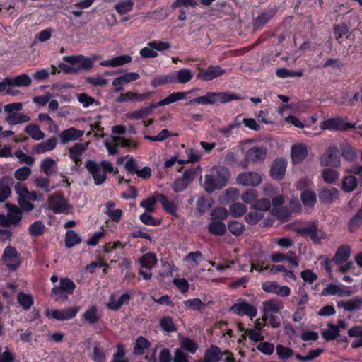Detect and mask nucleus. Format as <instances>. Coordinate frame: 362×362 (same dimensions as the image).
<instances>
[{"label":"nucleus","mask_w":362,"mask_h":362,"mask_svg":"<svg viewBox=\"0 0 362 362\" xmlns=\"http://www.w3.org/2000/svg\"><path fill=\"white\" fill-rule=\"evenodd\" d=\"M226 74V70L222 69L220 66L210 65L206 69H201V71L196 75L197 79L202 81H211Z\"/></svg>","instance_id":"13"},{"label":"nucleus","mask_w":362,"mask_h":362,"mask_svg":"<svg viewBox=\"0 0 362 362\" xmlns=\"http://www.w3.org/2000/svg\"><path fill=\"white\" fill-rule=\"evenodd\" d=\"M88 144L84 143H76L69 150V158L78 165L81 162V156L83 153L86 150Z\"/></svg>","instance_id":"24"},{"label":"nucleus","mask_w":362,"mask_h":362,"mask_svg":"<svg viewBox=\"0 0 362 362\" xmlns=\"http://www.w3.org/2000/svg\"><path fill=\"white\" fill-rule=\"evenodd\" d=\"M271 207V201L267 198H262L256 199L255 202L252 205L251 208L261 211H267Z\"/></svg>","instance_id":"54"},{"label":"nucleus","mask_w":362,"mask_h":362,"mask_svg":"<svg viewBox=\"0 0 362 362\" xmlns=\"http://www.w3.org/2000/svg\"><path fill=\"white\" fill-rule=\"evenodd\" d=\"M134 2L132 0H124L115 4V8L119 15L126 14L132 11Z\"/></svg>","instance_id":"47"},{"label":"nucleus","mask_w":362,"mask_h":362,"mask_svg":"<svg viewBox=\"0 0 362 362\" xmlns=\"http://www.w3.org/2000/svg\"><path fill=\"white\" fill-rule=\"evenodd\" d=\"M204 257L202 254L199 251H196L189 253L185 257V260L188 263L191 264V266H197L202 260Z\"/></svg>","instance_id":"56"},{"label":"nucleus","mask_w":362,"mask_h":362,"mask_svg":"<svg viewBox=\"0 0 362 362\" xmlns=\"http://www.w3.org/2000/svg\"><path fill=\"white\" fill-rule=\"evenodd\" d=\"M257 198V192L254 189H249L241 195V199L245 204H253Z\"/></svg>","instance_id":"61"},{"label":"nucleus","mask_w":362,"mask_h":362,"mask_svg":"<svg viewBox=\"0 0 362 362\" xmlns=\"http://www.w3.org/2000/svg\"><path fill=\"white\" fill-rule=\"evenodd\" d=\"M180 346L191 354H194L198 349L197 344L190 338H184L181 341Z\"/></svg>","instance_id":"59"},{"label":"nucleus","mask_w":362,"mask_h":362,"mask_svg":"<svg viewBox=\"0 0 362 362\" xmlns=\"http://www.w3.org/2000/svg\"><path fill=\"white\" fill-rule=\"evenodd\" d=\"M284 308L281 302L276 299H271L262 303V320L266 321L272 313H278Z\"/></svg>","instance_id":"18"},{"label":"nucleus","mask_w":362,"mask_h":362,"mask_svg":"<svg viewBox=\"0 0 362 362\" xmlns=\"http://www.w3.org/2000/svg\"><path fill=\"white\" fill-rule=\"evenodd\" d=\"M85 168L92 175L95 185H102L107 180V173H118V170H114L112 163L109 160H102L99 163L88 159L85 162Z\"/></svg>","instance_id":"2"},{"label":"nucleus","mask_w":362,"mask_h":362,"mask_svg":"<svg viewBox=\"0 0 362 362\" xmlns=\"http://www.w3.org/2000/svg\"><path fill=\"white\" fill-rule=\"evenodd\" d=\"M189 92H173L156 103L157 107L165 106L184 99Z\"/></svg>","instance_id":"32"},{"label":"nucleus","mask_w":362,"mask_h":362,"mask_svg":"<svg viewBox=\"0 0 362 362\" xmlns=\"http://www.w3.org/2000/svg\"><path fill=\"white\" fill-rule=\"evenodd\" d=\"M276 354L280 359L286 360L293 356V351L289 347L278 344L276 346Z\"/></svg>","instance_id":"64"},{"label":"nucleus","mask_w":362,"mask_h":362,"mask_svg":"<svg viewBox=\"0 0 362 362\" xmlns=\"http://www.w3.org/2000/svg\"><path fill=\"white\" fill-rule=\"evenodd\" d=\"M230 176V173L227 168L216 167L210 174L205 175L203 187L208 193L221 189L226 185Z\"/></svg>","instance_id":"1"},{"label":"nucleus","mask_w":362,"mask_h":362,"mask_svg":"<svg viewBox=\"0 0 362 362\" xmlns=\"http://www.w3.org/2000/svg\"><path fill=\"white\" fill-rule=\"evenodd\" d=\"M300 199L305 207L312 208L317 203V196L315 192L310 189H305L301 192Z\"/></svg>","instance_id":"33"},{"label":"nucleus","mask_w":362,"mask_h":362,"mask_svg":"<svg viewBox=\"0 0 362 362\" xmlns=\"http://www.w3.org/2000/svg\"><path fill=\"white\" fill-rule=\"evenodd\" d=\"M173 78V83H187L193 78L192 71L187 68H182L177 71L171 73Z\"/></svg>","instance_id":"28"},{"label":"nucleus","mask_w":362,"mask_h":362,"mask_svg":"<svg viewBox=\"0 0 362 362\" xmlns=\"http://www.w3.org/2000/svg\"><path fill=\"white\" fill-rule=\"evenodd\" d=\"M132 57L129 55H119L107 60L100 62V64L106 67H117L129 63Z\"/></svg>","instance_id":"30"},{"label":"nucleus","mask_w":362,"mask_h":362,"mask_svg":"<svg viewBox=\"0 0 362 362\" xmlns=\"http://www.w3.org/2000/svg\"><path fill=\"white\" fill-rule=\"evenodd\" d=\"M31 174V169L28 166L18 168L14 172V177L16 180L23 182L28 178Z\"/></svg>","instance_id":"60"},{"label":"nucleus","mask_w":362,"mask_h":362,"mask_svg":"<svg viewBox=\"0 0 362 362\" xmlns=\"http://www.w3.org/2000/svg\"><path fill=\"white\" fill-rule=\"evenodd\" d=\"M130 300V296L128 293L122 294L119 298L116 299L114 294L110 295L109 301L107 303L108 309L112 310H119L123 304H128Z\"/></svg>","instance_id":"29"},{"label":"nucleus","mask_w":362,"mask_h":362,"mask_svg":"<svg viewBox=\"0 0 362 362\" xmlns=\"http://www.w3.org/2000/svg\"><path fill=\"white\" fill-rule=\"evenodd\" d=\"M287 167V160L286 158L281 157L276 158L271 165L269 170L270 177L276 181L283 180L285 175Z\"/></svg>","instance_id":"10"},{"label":"nucleus","mask_w":362,"mask_h":362,"mask_svg":"<svg viewBox=\"0 0 362 362\" xmlns=\"http://www.w3.org/2000/svg\"><path fill=\"white\" fill-rule=\"evenodd\" d=\"M362 305V298L355 297L347 300H343L337 303L339 308H343L346 311H353L359 309Z\"/></svg>","instance_id":"31"},{"label":"nucleus","mask_w":362,"mask_h":362,"mask_svg":"<svg viewBox=\"0 0 362 362\" xmlns=\"http://www.w3.org/2000/svg\"><path fill=\"white\" fill-rule=\"evenodd\" d=\"M271 259L274 262H280L286 260L296 267L298 266V262L296 257H293L281 252L273 253L271 255Z\"/></svg>","instance_id":"45"},{"label":"nucleus","mask_w":362,"mask_h":362,"mask_svg":"<svg viewBox=\"0 0 362 362\" xmlns=\"http://www.w3.org/2000/svg\"><path fill=\"white\" fill-rule=\"evenodd\" d=\"M85 320L88 322L90 324H94L99 320V317L97 314V307L93 305L88 309L83 315Z\"/></svg>","instance_id":"57"},{"label":"nucleus","mask_w":362,"mask_h":362,"mask_svg":"<svg viewBox=\"0 0 362 362\" xmlns=\"http://www.w3.org/2000/svg\"><path fill=\"white\" fill-rule=\"evenodd\" d=\"M278 6L274 5L267 9L262 10L257 16L252 19V29L255 31L263 28L276 14Z\"/></svg>","instance_id":"6"},{"label":"nucleus","mask_w":362,"mask_h":362,"mask_svg":"<svg viewBox=\"0 0 362 362\" xmlns=\"http://www.w3.org/2000/svg\"><path fill=\"white\" fill-rule=\"evenodd\" d=\"M362 225V206L356 214L349 221V230L354 233Z\"/></svg>","instance_id":"40"},{"label":"nucleus","mask_w":362,"mask_h":362,"mask_svg":"<svg viewBox=\"0 0 362 362\" xmlns=\"http://www.w3.org/2000/svg\"><path fill=\"white\" fill-rule=\"evenodd\" d=\"M139 262L142 268L151 269L156 264L157 259L154 253L148 252L139 259Z\"/></svg>","instance_id":"42"},{"label":"nucleus","mask_w":362,"mask_h":362,"mask_svg":"<svg viewBox=\"0 0 362 362\" xmlns=\"http://www.w3.org/2000/svg\"><path fill=\"white\" fill-rule=\"evenodd\" d=\"M6 208L8 211L7 216L11 226H17L22 219V211L14 204L6 203Z\"/></svg>","instance_id":"25"},{"label":"nucleus","mask_w":362,"mask_h":362,"mask_svg":"<svg viewBox=\"0 0 362 362\" xmlns=\"http://www.w3.org/2000/svg\"><path fill=\"white\" fill-rule=\"evenodd\" d=\"M17 300L24 310H29L33 304V300L30 294L19 293L17 296Z\"/></svg>","instance_id":"52"},{"label":"nucleus","mask_w":362,"mask_h":362,"mask_svg":"<svg viewBox=\"0 0 362 362\" xmlns=\"http://www.w3.org/2000/svg\"><path fill=\"white\" fill-rule=\"evenodd\" d=\"M320 200L325 204H329L339 198V190L335 187L323 188L318 192Z\"/></svg>","instance_id":"26"},{"label":"nucleus","mask_w":362,"mask_h":362,"mask_svg":"<svg viewBox=\"0 0 362 362\" xmlns=\"http://www.w3.org/2000/svg\"><path fill=\"white\" fill-rule=\"evenodd\" d=\"M56 168L57 162L52 158H46L40 163V169L47 177L52 175Z\"/></svg>","instance_id":"34"},{"label":"nucleus","mask_w":362,"mask_h":362,"mask_svg":"<svg viewBox=\"0 0 362 362\" xmlns=\"http://www.w3.org/2000/svg\"><path fill=\"white\" fill-rule=\"evenodd\" d=\"M25 132L35 141L41 140L45 137V133L40 130L38 125L35 124L27 125Z\"/></svg>","instance_id":"36"},{"label":"nucleus","mask_w":362,"mask_h":362,"mask_svg":"<svg viewBox=\"0 0 362 362\" xmlns=\"http://www.w3.org/2000/svg\"><path fill=\"white\" fill-rule=\"evenodd\" d=\"M139 78V74L136 72H127L117 77L112 81V85L115 86L114 91L116 93L122 91L123 90V85L136 81Z\"/></svg>","instance_id":"15"},{"label":"nucleus","mask_w":362,"mask_h":362,"mask_svg":"<svg viewBox=\"0 0 362 362\" xmlns=\"http://www.w3.org/2000/svg\"><path fill=\"white\" fill-rule=\"evenodd\" d=\"M84 131L79 130L75 127H70L63 130L59 134V137L62 144H65L69 141H73L79 139L83 136Z\"/></svg>","instance_id":"19"},{"label":"nucleus","mask_w":362,"mask_h":362,"mask_svg":"<svg viewBox=\"0 0 362 362\" xmlns=\"http://www.w3.org/2000/svg\"><path fill=\"white\" fill-rule=\"evenodd\" d=\"M49 177H43L40 176L37 177L34 180V184L37 188L42 189L45 192H49L53 187H50V180L48 178Z\"/></svg>","instance_id":"55"},{"label":"nucleus","mask_w":362,"mask_h":362,"mask_svg":"<svg viewBox=\"0 0 362 362\" xmlns=\"http://www.w3.org/2000/svg\"><path fill=\"white\" fill-rule=\"evenodd\" d=\"M323 166L339 167L340 165L339 151L337 146H331L320 159Z\"/></svg>","instance_id":"12"},{"label":"nucleus","mask_w":362,"mask_h":362,"mask_svg":"<svg viewBox=\"0 0 362 362\" xmlns=\"http://www.w3.org/2000/svg\"><path fill=\"white\" fill-rule=\"evenodd\" d=\"M355 122H345L341 117H337L329 118L322 121L320 127L322 129L346 131L349 129L355 128Z\"/></svg>","instance_id":"7"},{"label":"nucleus","mask_w":362,"mask_h":362,"mask_svg":"<svg viewBox=\"0 0 362 362\" xmlns=\"http://www.w3.org/2000/svg\"><path fill=\"white\" fill-rule=\"evenodd\" d=\"M247 207L242 203L235 202L229 206V211L233 217H240L247 211Z\"/></svg>","instance_id":"49"},{"label":"nucleus","mask_w":362,"mask_h":362,"mask_svg":"<svg viewBox=\"0 0 362 362\" xmlns=\"http://www.w3.org/2000/svg\"><path fill=\"white\" fill-rule=\"evenodd\" d=\"M78 311V307H70L62 310H52L50 315L54 319L64 321L74 318Z\"/></svg>","instance_id":"20"},{"label":"nucleus","mask_w":362,"mask_h":362,"mask_svg":"<svg viewBox=\"0 0 362 362\" xmlns=\"http://www.w3.org/2000/svg\"><path fill=\"white\" fill-rule=\"evenodd\" d=\"M81 240L78 233L74 230H68L65 235V244L67 247H72L81 243Z\"/></svg>","instance_id":"51"},{"label":"nucleus","mask_w":362,"mask_h":362,"mask_svg":"<svg viewBox=\"0 0 362 362\" xmlns=\"http://www.w3.org/2000/svg\"><path fill=\"white\" fill-rule=\"evenodd\" d=\"M342 157L349 161H354L357 158V154L354 148L349 144H343L341 145Z\"/></svg>","instance_id":"43"},{"label":"nucleus","mask_w":362,"mask_h":362,"mask_svg":"<svg viewBox=\"0 0 362 362\" xmlns=\"http://www.w3.org/2000/svg\"><path fill=\"white\" fill-rule=\"evenodd\" d=\"M264 216L262 212L251 211L245 215V221L251 226L257 224Z\"/></svg>","instance_id":"62"},{"label":"nucleus","mask_w":362,"mask_h":362,"mask_svg":"<svg viewBox=\"0 0 362 362\" xmlns=\"http://www.w3.org/2000/svg\"><path fill=\"white\" fill-rule=\"evenodd\" d=\"M237 182L244 186L257 187L262 181V175L257 172L247 171L239 173L237 176Z\"/></svg>","instance_id":"9"},{"label":"nucleus","mask_w":362,"mask_h":362,"mask_svg":"<svg viewBox=\"0 0 362 362\" xmlns=\"http://www.w3.org/2000/svg\"><path fill=\"white\" fill-rule=\"evenodd\" d=\"M6 122L11 125H16L23 122H29L30 117L23 113H13L8 115L6 118Z\"/></svg>","instance_id":"38"},{"label":"nucleus","mask_w":362,"mask_h":362,"mask_svg":"<svg viewBox=\"0 0 362 362\" xmlns=\"http://www.w3.org/2000/svg\"><path fill=\"white\" fill-rule=\"evenodd\" d=\"M308 154V148L304 144H294L291 147V159L295 164L300 163L307 157Z\"/></svg>","instance_id":"21"},{"label":"nucleus","mask_w":362,"mask_h":362,"mask_svg":"<svg viewBox=\"0 0 362 362\" xmlns=\"http://www.w3.org/2000/svg\"><path fill=\"white\" fill-rule=\"evenodd\" d=\"M222 353L221 349L216 346H211L206 351L204 359L206 362H218L221 360Z\"/></svg>","instance_id":"35"},{"label":"nucleus","mask_w":362,"mask_h":362,"mask_svg":"<svg viewBox=\"0 0 362 362\" xmlns=\"http://www.w3.org/2000/svg\"><path fill=\"white\" fill-rule=\"evenodd\" d=\"M230 310L238 315H248L251 319L257 315V309L251 304L243 301L235 303Z\"/></svg>","instance_id":"14"},{"label":"nucleus","mask_w":362,"mask_h":362,"mask_svg":"<svg viewBox=\"0 0 362 362\" xmlns=\"http://www.w3.org/2000/svg\"><path fill=\"white\" fill-rule=\"evenodd\" d=\"M157 107L156 103H151L148 106L141 107L127 113V117L130 119H144L151 115L153 110Z\"/></svg>","instance_id":"23"},{"label":"nucleus","mask_w":362,"mask_h":362,"mask_svg":"<svg viewBox=\"0 0 362 362\" xmlns=\"http://www.w3.org/2000/svg\"><path fill=\"white\" fill-rule=\"evenodd\" d=\"M168 83H173L171 73L166 75L156 76L151 81V85L154 88Z\"/></svg>","instance_id":"44"},{"label":"nucleus","mask_w":362,"mask_h":362,"mask_svg":"<svg viewBox=\"0 0 362 362\" xmlns=\"http://www.w3.org/2000/svg\"><path fill=\"white\" fill-rule=\"evenodd\" d=\"M243 100L241 96L230 92H207L206 95L197 97L190 100L187 105H192L194 103L201 105H213L217 102L221 103H226L232 100Z\"/></svg>","instance_id":"4"},{"label":"nucleus","mask_w":362,"mask_h":362,"mask_svg":"<svg viewBox=\"0 0 362 362\" xmlns=\"http://www.w3.org/2000/svg\"><path fill=\"white\" fill-rule=\"evenodd\" d=\"M48 207L54 214L64 212L68 207L67 200L62 193H54L49 197L47 199Z\"/></svg>","instance_id":"8"},{"label":"nucleus","mask_w":362,"mask_h":362,"mask_svg":"<svg viewBox=\"0 0 362 362\" xmlns=\"http://www.w3.org/2000/svg\"><path fill=\"white\" fill-rule=\"evenodd\" d=\"M157 195L158 197V202L160 203L163 210L166 213L177 217V206L174 200H170L166 195L162 193L157 192Z\"/></svg>","instance_id":"22"},{"label":"nucleus","mask_w":362,"mask_h":362,"mask_svg":"<svg viewBox=\"0 0 362 362\" xmlns=\"http://www.w3.org/2000/svg\"><path fill=\"white\" fill-rule=\"evenodd\" d=\"M150 342L148 339L142 336H139L136 339L135 344L133 348V353L135 355H141L144 354L145 349L150 347Z\"/></svg>","instance_id":"37"},{"label":"nucleus","mask_w":362,"mask_h":362,"mask_svg":"<svg viewBox=\"0 0 362 362\" xmlns=\"http://www.w3.org/2000/svg\"><path fill=\"white\" fill-rule=\"evenodd\" d=\"M185 305L193 310H202L206 305L199 298L188 299L184 301Z\"/></svg>","instance_id":"58"},{"label":"nucleus","mask_w":362,"mask_h":362,"mask_svg":"<svg viewBox=\"0 0 362 362\" xmlns=\"http://www.w3.org/2000/svg\"><path fill=\"white\" fill-rule=\"evenodd\" d=\"M339 176L338 172L332 168H325L322 171V177L327 183H334L338 180Z\"/></svg>","instance_id":"50"},{"label":"nucleus","mask_w":362,"mask_h":362,"mask_svg":"<svg viewBox=\"0 0 362 362\" xmlns=\"http://www.w3.org/2000/svg\"><path fill=\"white\" fill-rule=\"evenodd\" d=\"M267 150L264 147L254 146L249 148L245 153V162L257 163L264 160L266 158Z\"/></svg>","instance_id":"17"},{"label":"nucleus","mask_w":362,"mask_h":362,"mask_svg":"<svg viewBox=\"0 0 362 362\" xmlns=\"http://www.w3.org/2000/svg\"><path fill=\"white\" fill-rule=\"evenodd\" d=\"M75 288L74 281L68 278H62L60 279L59 286L52 289L51 296L55 301L64 303L72 295Z\"/></svg>","instance_id":"5"},{"label":"nucleus","mask_w":362,"mask_h":362,"mask_svg":"<svg viewBox=\"0 0 362 362\" xmlns=\"http://www.w3.org/2000/svg\"><path fill=\"white\" fill-rule=\"evenodd\" d=\"M3 261L11 271L16 270L21 264V257L16 250H4Z\"/></svg>","instance_id":"16"},{"label":"nucleus","mask_w":362,"mask_h":362,"mask_svg":"<svg viewBox=\"0 0 362 362\" xmlns=\"http://www.w3.org/2000/svg\"><path fill=\"white\" fill-rule=\"evenodd\" d=\"M328 327V329L323 330L322 332L323 338L327 341L336 339L339 334V330L338 329V327L332 324H329Z\"/></svg>","instance_id":"53"},{"label":"nucleus","mask_w":362,"mask_h":362,"mask_svg":"<svg viewBox=\"0 0 362 362\" xmlns=\"http://www.w3.org/2000/svg\"><path fill=\"white\" fill-rule=\"evenodd\" d=\"M357 179L352 175H348L344 178L341 188L344 192H349L354 190L357 187Z\"/></svg>","instance_id":"48"},{"label":"nucleus","mask_w":362,"mask_h":362,"mask_svg":"<svg viewBox=\"0 0 362 362\" xmlns=\"http://www.w3.org/2000/svg\"><path fill=\"white\" fill-rule=\"evenodd\" d=\"M209 231L216 235H222L226 232V225L221 221H212L208 226Z\"/></svg>","instance_id":"46"},{"label":"nucleus","mask_w":362,"mask_h":362,"mask_svg":"<svg viewBox=\"0 0 362 362\" xmlns=\"http://www.w3.org/2000/svg\"><path fill=\"white\" fill-rule=\"evenodd\" d=\"M45 230V225L41 220L33 222L28 227V233L32 237H39L42 235Z\"/></svg>","instance_id":"39"},{"label":"nucleus","mask_w":362,"mask_h":362,"mask_svg":"<svg viewBox=\"0 0 362 362\" xmlns=\"http://www.w3.org/2000/svg\"><path fill=\"white\" fill-rule=\"evenodd\" d=\"M8 87H24L31 84L32 80L26 74H22L15 77H7Z\"/></svg>","instance_id":"27"},{"label":"nucleus","mask_w":362,"mask_h":362,"mask_svg":"<svg viewBox=\"0 0 362 362\" xmlns=\"http://www.w3.org/2000/svg\"><path fill=\"white\" fill-rule=\"evenodd\" d=\"M157 202H158V197L156 192L153 195L143 199L140 203V206L145 209L146 212L152 213L155 211V204Z\"/></svg>","instance_id":"41"},{"label":"nucleus","mask_w":362,"mask_h":362,"mask_svg":"<svg viewBox=\"0 0 362 362\" xmlns=\"http://www.w3.org/2000/svg\"><path fill=\"white\" fill-rule=\"evenodd\" d=\"M63 61L70 65L60 62L58 65V73L63 71L64 74H75L81 70H89L93 67L92 59L83 55L64 56Z\"/></svg>","instance_id":"3"},{"label":"nucleus","mask_w":362,"mask_h":362,"mask_svg":"<svg viewBox=\"0 0 362 362\" xmlns=\"http://www.w3.org/2000/svg\"><path fill=\"white\" fill-rule=\"evenodd\" d=\"M140 221L145 225L157 226L161 223L159 219H156L153 216L148 212L143 213L140 215Z\"/></svg>","instance_id":"63"},{"label":"nucleus","mask_w":362,"mask_h":362,"mask_svg":"<svg viewBox=\"0 0 362 362\" xmlns=\"http://www.w3.org/2000/svg\"><path fill=\"white\" fill-rule=\"evenodd\" d=\"M194 172L192 169L185 170L181 177L177 178L171 185L175 192H181L185 190L194 180Z\"/></svg>","instance_id":"11"}]
</instances>
